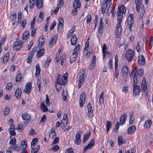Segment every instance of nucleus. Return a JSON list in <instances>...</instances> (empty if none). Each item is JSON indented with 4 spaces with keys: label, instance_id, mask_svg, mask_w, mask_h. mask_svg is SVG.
<instances>
[{
    "label": "nucleus",
    "instance_id": "1",
    "mask_svg": "<svg viewBox=\"0 0 153 153\" xmlns=\"http://www.w3.org/2000/svg\"><path fill=\"white\" fill-rule=\"evenodd\" d=\"M80 45L78 44L75 47L73 51V53L70 57V62L71 63L74 62L78 56V53L79 50Z\"/></svg>",
    "mask_w": 153,
    "mask_h": 153
},
{
    "label": "nucleus",
    "instance_id": "2",
    "mask_svg": "<svg viewBox=\"0 0 153 153\" xmlns=\"http://www.w3.org/2000/svg\"><path fill=\"white\" fill-rule=\"evenodd\" d=\"M127 117V115L126 114H122L120 116V124L118 122H117L116 127L114 129V131H115L117 132V131L120 126H122L125 123Z\"/></svg>",
    "mask_w": 153,
    "mask_h": 153
},
{
    "label": "nucleus",
    "instance_id": "3",
    "mask_svg": "<svg viewBox=\"0 0 153 153\" xmlns=\"http://www.w3.org/2000/svg\"><path fill=\"white\" fill-rule=\"evenodd\" d=\"M86 76L85 70H82L79 73V77L78 81V88H80L85 79Z\"/></svg>",
    "mask_w": 153,
    "mask_h": 153
},
{
    "label": "nucleus",
    "instance_id": "4",
    "mask_svg": "<svg viewBox=\"0 0 153 153\" xmlns=\"http://www.w3.org/2000/svg\"><path fill=\"white\" fill-rule=\"evenodd\" d=\"M134 52L131 50H128L126 52V57L128 62H131L134 58Z\"/></svg>",
    "mask_w": 153,
    "mask_h": 153
},
{
    "label": "nucleus",
    "instance_id": "5",
    "mask_svg": "<svg viewBox=\"0 0 153 153\" xmlns=\"http://www.w3.org/2000/svg\"><path fill=\"white\" fill-rule=\"evenodd\" d=\"M23 45V42L17 41L14 42L13 48L15 50H18L21 48Z\"/></svg>",
    "mask_w": 153,
    "mask_h": 153
},
{
    "label": "nucleus",
    "instance_id": "6",
    "mask_svg": "<svg viewBox=\"0 0 153 153\" xmlns=\"http://www.w3.org/2000/svg\"><path fill=\"white\" fill-rule=\"evenodd\" d=\"M85 93H82L80 96L79 106L81 107H82L85 103Z\"/></svg>",
    "mask_w": 153,
    "mask_h": 153
},
{
    "label": "nucleus",
    "instance_id": "7",
    "mask_svg": "<svg viewBox=\"0 0 153 153\" xmlns=\"http://www.w3.org/2000/svg\"><path fill=\"white\" fill-rule=\"evenodd\" d=\"M95 141L93 139H92L90 141V143L84 148L83 152H85L88 149H91L94 146Z\"/></svg>",
    "mask_w": 153,
    "mask_h": 153
},
{
    "label": "nucleus",
    "instance_id": "8",
    "mask_svg": "<svg viewBox=\"0 0 153 153\" xmlns=\"http://www.w3.org/2000/svg\"><path fill=\"white\" fill-rule=\"evenodd\" d=\"M32 85L31 83H28L26 84L25 88L23 91V92L27 94H29Z\"/></svg>",
    "mask_w": 153,
    "mask_h": 153
},
{
    "label": "nucleus",
    "instance_id": "9",
    "mask_svg": "<svg viewBox=\"0 0 153 153\" xmlns=\"http://www.w3.org/2000/svg\"><path fill=\"white\" fill-rule=\"evenodd\" d=\"M88 112L87 113V114L88 115L89 118H91L92 117V114L93 113V110L92 109V106L91 104L90 103H88Z\"/></svg>",
    "mask_w": 153,
    "mask_h": 153
},
{
    "label": "nucleus",
    "instance_id": "10",
    "mask_svg": "<svg viewBox=\"0 0 153 153\" xmlns=\"http://www.w3.org/2000/svg\"><path fill=\"white\" fill-rule=\"evenodd\" d=\"M121 32V27L120 24H117L116 29V33L117 37L118 38L120 36Z\"/></svg>",
    "mask_w": 153,
    "mask_h": 153
},
{
    "label": "nucleus",
    "instance_id": "11",
    "mask_svg": "<svg viewBox=\"0 0 153 153\" xmlns=\"http://www.w3.org/2000/svg\"><path fill=\"white\" fill-rule=\"evenodd\" d=\"M82 133V132L79 131L76 135V142L77 145H79L81 143V135Z\"/></svg>",
    "mask_w": 153,
    "mask_h": 153
},
{
    "label": "nucleus",
    "instance_id": "12",
    "mask_svg": "<svg viewBox=\"0 0 153 153\" xmlns=\"http://www.w3.org/2000/svg\"><path fill=\"white\" fill-rule=\"evenodd\" d=\"M133 94L135 96L139 95L140 92V88L138 85L134 86L133 90Z\"/></svg>",
    "mask_w": 153,
    "mask_h": 153
},
{
    "label": "nucleus",
    "instance_id": "13",
    "mask_svg": "<svg viewBox=\"0 0 153 153\" xmlns=\"http://www.w3.org/2000/svg\"><path fill=\"white\" fill-rule=\"evenodd\" d=\"M64 23L63 19L62 17H60L59 19V23L58 25V30H61L63 27Z\"/></svg>",
    "mask_w": 153,
    "mask_h": 153
},
{
    "label": "nucleus",
    "instance_id": "14",
    "mask_svg": "<svg viewBox=\"0 0 153 153\" xmlns=\"http://www.w3.org/2000/svg\"><path fill=\"white\" fill-rule=\"evenodd\" d=\"M68 74L67 73H65V74H63L62 76V84L64 85H65L67 84V82L68 81Z\"/></svg>",
    "mask_w": 153,
    "mask_h": 153
},
{
    "label": "nucleus",
    "instance_id": "15",
    "mask_svg": "<svg viewBox=\"0 0 153 153\" xmlns=\"http://www.w3.org/2000/svg\"><path fill=\"white\" fill-rule=\"evenodd\" d=\"M141 88L144 91H146L147 89V86L146 79L144 77L143 78L142 80Z\"/></svg>",
    "mask_w": 153,
    "mask_h": 153
},
{
    "label": "nucleus",
    "instance_id": "16",
    "mask_svg": "<svg viewBox=\"0 0 153 153\" xmlns=\"http://www.w3.org/2000/svg\"><path fill=\"white\" fill-rule=\"evenodd\" d=\"M43 1L44 0H36V5L38 8H40L42 7Z\"/></svg>",
    "mask_w": 153,
    "mask_h": 153
},
{
    "label": "nucleus",
    "instance_id": "17",
    "mask_svg": "<svg viewBox=\"0 0 153 153\" xmlns=\"http://www.w3.org/2000/svg\"><path fill=\"white\" fill-rule=\"evenodd\" d=\"M57 37L56 36H54L50 40L49 46L52 47L53 46L57 41Z\"/></svg>",
    "mask_w": 153,
    "mask_h": 153
},
{
    "label": "nucleus",
    "instance_id": "18",
    "mask_svg": "<svg viewBox=\"0 0 153 153\" xmlns=\"http://www.w3.org/2000/svg\"><path fill=\"white\" fill-rule=\"evenodd\" d=\"M152 124V121L151 120H148L145 121L144 125L145 128H150Z\"/></svg>",
    "mask_w": 153,
    "mask_h": 153
},
{
    "label": "nucleus",
    "instance_id": "19",
    "mask_svg": "<svg viewBox=\"0 0 153 153\" xmlns=\"http://www.w3.org/2000/svg\"><path fill=\"white\" fill-rule=\"evenodd\" d=\"M126 11V8L123 5H121L120 7H118V9L117 12L119 13H125Z\"/></svg>",
    "mask_w": 153,
    "mask_h": 153
},
{
    "label": "nucleus",
    "instance_id": "20",
    "mask_svg": "<svg viewBox=\"0 0 153 153\" xmlns=\"http://www.w3.org/2000/svg\"><path fill=\"white\" fill-rule=\"evenodd\" d=\"M136 128L134 126H131L128 129V133L129 134H133L136 131Z\"/></svg>",
    "mask_w": 153,
    "mask_h": 153
},
{
    "label": "nucleus",
    "instance_id": "21",
    "mask_svg": "<svg viewBox=\"0 0 153 153\" xmlns=\"http://www.w3.org/2000/svg\"><path fill=\"white\" fill-rule=\"evenodd\" d=\"M145 59L143 55H140L139 57L138 62L139 64L143 65L145 63Z\"/></svg>",
    "mask_w": 153,
    "mask_h": 153
},
{
    "label": "nucleus",
    "instance_id": "22",
    "mask_svg": "<svg viewBox=\"0 0 153 153\" xmlns=\"http://www.w3.org/2000/svg\"><path fill=\"white\" fill-rule=\"evenodd\" d=\"M21 88H18L16 89L15 93V96L16 97L18 98H20L21 97Z\"/></svg>",
    "mask_w": 153,
    "mask_h": 153
},
{
    "label": "nucleus",
    "instance_id": "23",
    "mask_svg": "<svg viewBox=\"0 0 153 153\" xmlns=\"http://www.w3.org/2000/svg\"><path fill=\"white\" fill-rule=\"evenodd\" d=\"M31 117V115L27 113H25L22 114V118L25 120H28L30 119Z\"/></svg>",
    "mask_w": 153,
    "mask_h": 153
},
{
    "label": "nucleus",
    "instance_id": "24",
    "mask_svg": "<svg viewBox=\"0 0 153 153\" xmlns=\"http://www.w3.org/2000/svg\"><path fill=\"white\" fill-rule=\"evenodd\" d=\"M77 38L75 34H74L71 38V44L72 45H75L76 44L77 40Z\"/></svg>",
    "mask_w": 153,
    "mask_h": 153
},
{
    "label": "nucleus",
    "instance_id": "25",
    "mask_svg": "<svg viewBox=\"0 0 153 153\" xmlns=\"http://www.w3.org/2000/svg\"><path fill=\"white\" fill-rule=\"evenodd\" d=\"M29 35V32L28 30H26L22 34V40L24 42L25 41L27 40Z\"/></svg>",
    "mask_w": 153,
    "mask_h": 153
},
{
    "label": "nucleus",
    "instance_id": "26",
    "mask_svg": "<svg viewBox=\"0 0 153 153\" xmlns=\"http://www.w3.org/2000/svg\"><path fill=\"white\" fill-rule=\"evenodd\" d=\"M73 7L74 8H78L81 6L80 1L78 0H75L73 3Z\"/></svg>",
    "mask_w": 153,
    "mask_h": 153
},
{
    "label": "nucleus",
    "instance_id": "27",
    "mask_svg": "<svg viewBox=\"0 0 153 153\" xmlns=\"http://www.w3.org/2000/svg\"><path fill=\"white\" fill-rule=\"evenodd\" d=\"M15 126L13 125H11L9 128V132L11 135H14L16 134V133L14 130Z\"/></svg>",
    "mask_w": 153,
    "mask_h": 153
},
{
    "label": "nucleus",
    "instance_id": "28",
    "mask_svg": "<svg viewBox=\"0 0 153 153\" xmlns=\"http://www.w3.org/2000/svg\"><path fill=\"white\" fill-rule=\"evenodd\" d=\"M128 68L127 66H123L122 70L123 75L124 76L127 75L128 72Z\"/></svg>",
    "mask_w": 153,
    "mask_h": 153
},
{
    "label": "nucleus",
    "instance_id": "29",
    "mask_svg": "<svg viewBox=\"0 0 153 153\" xmlns=\"http://www.w3.org/2000/svg\"><path fill=\"white\" fill-rule=\"evenodd\" d=\"M134 22V16L132 14H129L128 17V23L133 24Z\"/></svg>",
    "mask_w": 153,
    "mask_h": 153
},
{
    "label": "nucleus",
    "instance_id": "30",
    "mask_svg": "<svg viewBox=\"0 0 153 153\" xmlns=\"http://www.w3.org/2000/svg\"><path fill=\"white\" fill-rule=\"evenodd\" d=\"M61 51L60 49L59 50L56 55V61L58 62L61 59Z\"/></svg>",
    "mask_w": 153,
    "mask_h": 153
},
{
    "label": "nucleus",
    "instance_id": "31",
    "mask_svg": "<svg viewBox=\"0 0 153 153\" xmlns=\"http://www.w3.org/2000/svg\"><path fill=\"white\" fill-rule=\"evenodd\" d=\"M91 134L90 132H88L85 135H84L83 142L84 143H85L86 140L89 138V136Z\"/></svg>",
    "mask_w": 153,
    "mask_h": 153
},
{
    "label": "nucleus",
    "instance_id": "32",
    "mask_svg": "<svg viewBox=\"0 0 153 153\" xmlns=\"http://www.w3.org/2000/svg\"><path fill=\"white\" fill-rule=\"evenodd\" d=\"M11 148H12L13 150L15 151L19 152L20 151V149L19 146L16 144L11 145Z\"/></svg>",
    "mask_w": 153,
    "mask_h": 153
},
{
    "label": "nucleus",
    "instance_id": "33",
    "mask_svg": "<svg viewBox=\"0 0 153 153\" xmlns=\"http://www.w3.org/2000/svg\"><path fill=\"white\" fill-rule=\"evenodd\" d=\"M117 19L118 23L117 24H120V23L123 18V15L122 13H119L117 12Z\"/></svg>",
    "mask_w": 153,
    "mask_h": 153
},
{
    "label": "nucleus",
    "instance_id": "34",
    "mask_svg": "<svg viewBox=\"0 0 153 153\" xmlns=\"http://www.w3.org/2000/svg\"><path fill=\"white\" fill-rule=\"evenodd\" d=\"M41 109L44 112H46L48 111V108L45 105L43 102H42L40 105Z\"/></svg>",
    "mask_w": 153,
    "mask_h": 153
},
{
    "label": "nucleus",
    "instance_id": "35",
    "mask_svg": "<svg viewBox=\"0 0 153 153\" xmlns=\"http://www.w3.org/2000/svg\"><path fill=\"white\" fill-rule=\"evenodd\" d=\"M36 69L35 76H37L39 75L40 72V68L39 63L37 64L36 67Z\"/></svg>",
    "mask_w": 153,
    "mask_h": 153
},
{
    "label": "nucleus",
    "instance_id": "36",
    "mask_svg": "<svg viewBox=\"0 0 153 153\" xmlns=\"http://www.w3.org/2000/svg\"><path fill=\"white\" fill-rule=\"evenodd\" d=\"M118 145L120 146L124 143V140L122 137L118 136Z\"/></svg>",
    "mask_w": 153,
    "mask_h": 153
},
{
    "label": "nucleus",
    "instance_id": "37",
    "mask_svg": "<svg viewBox=\"0 0 153 153\" xmlns=\"http://www.w3.org/2000/svg\"><path fill=\"white\" fill-rule=\"evenodd\" d=\"M44 52L45 51L44 49H42L38 51L37 53V57L38 58L42 56Z\"/></svg>",
    "mask_w": 153,
    "mask_h": 153
},
{
    "label": "nucleus",
    "instance_id": "38",
    "mask_svg": "<svg viewBox=\"0 0 153 153\" xmlns=\"http://www.w3.org/2000/svg\"><path fill=\"white\" fill-rule=\"evenodd\" d=\"M56 135V134L55 133V129L54 128H52L49 134L50 137L52 139Z\"/></svg>",
    "mask_w": 153,
    "mask_h": 153
},
{
    "label": "nucleus",
    "instance_id": "39",
    "mask_svg": "<svg viewBox=\"0 0 153 153\" xmlns=\"http://www.w3.org/2000/svg\"><path fill=\"white\" fill-rule=\"evenodd\" d=\"M104 92H102L99 97V103L100 105H101L104 102Z\"/></svg>",
    "mask_w": 153,
    "mask_h": 153
},
{
    "label": "nucleus",
    "instance_id": "40",
    "mask_svg": "<svg viewBox=\"0 0 153 153\" xmlns=\"http://www.w3.org/2000/svg\"><path fill=\"white\" fill-rule=\"evenodd\" d=\"M111 122L108 121L106 122V130L107 132V133L108 131L109 130L110 128H111Z\"/></svg>",
    "mask_w": 153,
    "mask_h": 153
},
{
    "label": "nucleus",
    "instance_id": "41",
    "mask_svg": "<svg viewBox=\"0 0 153 153\" xmlns=\"http://www.w3.org/2000/svg\"><path fill=\"white\" fill-rule=\"evenodd\" d=\"M9 57V53H7L5 54L4 56L3 59V61L4 63L7 62L8 61Z\"/></svg>",
    "mask_w": 153,
    "mask_h": 153
},
{
    "label": "nucleus",
    "instance_id": "42",
    "mask_svg": "<svg viewBox=\"0 0 153 153\" xmlns=\"http://www.w3.org/2000/svg\"><path fill=\"white\" fill-rule=\"evenodd\" d=\"M27 147V143L25 141H22L21 143V148L22 149H26Z\"/></svg>",
    "mask_w": 153,
    "mask_h": 153
},
{
    "label": "nucleus",
    "instance_id": "43",
    "mask_svg": "<svg viewBox=\"0 0 153 153\" xmlns=\"http://www.w3.org/2000/svg\"><path fill=\"white\" fill-rule=\"evenodd\" d=\"M130 118L129 123L130 124H133L134 120V117L133 115V114L132 113L129 114Z\"/></svg>",
    "mask_w": 153,
    "mask_h": 153
},
{
    "label": "nucleus",
    "instance_id": "44",
    "mask_svg": "<svg viewBox=\"0 0 153 153\" xmlns=\"http://www.w3.org/2000/svg\"><path fill=\"white\" fill-rule=\"evenodd\" d=\"M137 78L136 76V73L135 72L133 78V86H135L137 85Z\"/></svg>",
    "mask_w": 153,
    "mask_h": 153
},
{
    "label": "nucleus",
    "instance_id": "45",
    "mask_svg": "<svg viewBox=\"0 0 153 153\" xmlns=\"http://www.w3.org/2000/svg\"><path fill=\"white\" fill-rule=\"evenodd\" d=\"M107 7V5L105 4L104 3L102 4V13L104 14L106 10Z\"/></svg>",
    "mask_w": 153,
    "mask_h": 153
},
{
    "label": "nucleus",
    "instance_id": "46",
    "mask_svg": "<svg viewBox=\"0 0 153 153\" xmlns=\"http://www.w3.org/2000/svg\"><path fill=\"white\" fill-rule=\"evenodd\" d=\"M51 61V59L50 58H47V60L46 61V62H45V63L44 64V67L45 68H46L48 67L49 64L50 63V62Z\"/></svg>",
    "mask_w": 153,
    "mask_h": 153
},
{
    "label": "nucleus",
    "instance_id": "47",
    "mask_svg": "<svg viewBox=\"0 0 153 153\" xmlns=\"http://www.w3.org/2000/svg\"><path fill=\"white\" fill-rule=\"evenodd\" d=\"M9 144L11 145H14L16 144V140L15 137H12L9 142Z\"/></svg>",
    "mask_w": 153,
    "mask_h": 153
},
{
    "label": "nucleus",
    "instance_id": "48",
    "mask_svg": "<svg viewBox=\"0 0 153 153\" xmlns=\"http://www.w3.org/2000/svg\"><path fill=\"white\" fill-rule=\"evenodd\" d=\"M143 74V71L142 68H140L138 71L136 73V75H138L140 76H142Z\"/></svg>",
    "mask_w": 153,
    "mask_h": 153
},
{
    "label": "nucleus",
    "instance_id": "49",
    "mask_svg": "<svg viewBox=\"0 0 153 153\" xmlns=\"http://www.w3.org/2000/svg\"><path fill=\"white\" fill-rule=\"evenodd\" d=\"M40 149V146L39 145L37 146L36 148H34L32 149L31 152L32 153H37L39 150Z\"/></svg>",
    "mask_w": 153,
    "mask_h": 153
},
{
    "label": "nucleus",
    "instance_id": "50",
    "mask_svg": "<svg viewBox=\"0 0 153 153\" xmlns=\"http://www.w3.org/2000/svg\"><path fill=\"white\" fill-rule=\"evenodd\" d=\"M22 75L21 74H18L16 78V82H20L22 79Z\"/></svg>",
    "mask_w": 153,
    "mask_h": 153
},
{
    "label": "nucleus",
    "instance_id": "51",
    "mask_svg": "<svg viewBox=\"0 0 153 153\" xmlns=\"http://www.w3.org/2000/svg\"><path fill=\"white\" fill-rule=\"evenodd\" d=\"M33 56L32 54H30L28 56L27 60V63H30L32 61Z\"/></svg>",
    "mask_w": 153,
    "mask_h": 153
},
{
    "label": "nucleus",
    "instance_id": "52",
    "mask_svg": "<svg viewBox=\"0 0 153 153\" xmlns=\"http://www.w3.org/2000/svg\"><path fill=\"white\" fill-rule=\"evenodd\" d=\"M38 141V139L37 138H34L32 141L31 143V147L34 146L35 144L37 143Z\"/></svg>",
    "mask_w": 153,
    "mask_h": 153
},
{
    "label": "nucleus",
    "instance_id": "53",
    "mask_svg": "<svg viewBox=\"0 0 153 153\" xmlns=\"http://www.w3.org/2000/svg\"><path fill=\"white\" fill-rule=\"evenodd\" d=\"M31 36L32 37H33L35 35L36 29L33 27V26L31 27Z\"/></svg>",
    "mask_w": 153,
    "mask_h": 153
},
{
    "label": "nucleus",
    "instance_id": "54",
    "mask_svg": "<svg viewBox=\"0 0 153 153\" xmlns=\"http://www.w3.org/2000/svg\"><path fill=\"white\" fill-rule=\"evenodd\" d=\"M34 4H35L34 0H30L29 7H30V8L32 9L33 8V7L34 5Z\"/></svg>",
    "mask_w": 153,
    "mask_h": 153
},
{
    "label": "nucleus",
    "instance_id": "55",
    "mask_svg": "<svg viewBox=\"0 0 153 153\" xmlns=\"http://www.w3.org/2000/svg\"><path fill=\"white\" fill-rule=\"evenodd\" d=\"M10 112V109L8 107H6L4 111V115H6L8 114Z\"/></svg>",
    "mask_w": 153,
    "mask_h": 153
},
{
    "label": "nucleus",
    "instance_id": "56",
    "mask_svg": "<svg viewBox=\"0 0 153 153\" xmlns=\"http://www.w3.org/2000/svg\"><path fill=\"white\" fill-rule=\"evenodd\" d=\"M61 84H56V89L58 91H59L61 90Z\"/></svg>",
    "mask_w": 153,
    "mask_h": 153
},
{
    "label": "nucleus",
    "instance_id": "57",
    "mask_svg": "<svg viewBox=\"0 0 153 153\" xmlns=\"http://www.w3.org/2000/svg\"><path fill=\"white\" fill-rule=\"evenodd\" d=\"M91 21V16L90 14H88L87 16L86 22L87 23H89Z\"/></svg>",
    "mask_w": 153,
    "mask_h": 153
},
{
    "label": "nucleus",
    "instance_id": "58",
    "mask_svg": "<svg viewBox=\"0 0 153 153\" xmlns=\"http://www.w3.org/2000/svg\"><path fill=\"white\" fill-rule=\"evenodd\" d=\"M12 84L11 83H8L6 86V88L8 90H11L12 88Z\"/></svg>",
    "mask_w": 153,
    "mask_h": 153
},
{
    "label": "nucleus",
    "instance_id": "59",
    "mask_svg": "<svg viewBox=\"0 0 153 153\" xmlns=\"http://www.w3.org/2000/svg\"><path fill=\"white\" fill-rule=\"evenodd\" d=\"M60 78L61 76L59 74L57 76L56 84H61V81Z\"/></svg>",
    "mask_w": 153,
    "mask_h": 153
},
{
    "label": "nucleus",
    "instance_id": "60",
    "mask_svg": "<svg viewBox=\"0 0 153 153\" xmlns=\"http://www.w3.org/2000/svg\"><path fill=\"white\" fill-rule=\"evenodd\" d=\"M67 94L66 92H65V91H63L62 93V96L63 97V98L65 101H66L67 100Z\"/></svg>",
    "mask_w": 153,
    "mask_h": 153
},
{
    "label": "nucleus",
    "instance_id": "61",
    "mask_svg": "<svg viewBox=\"0 0 153 153\" xmlns=\"http://www.w3.org/2000/svg\"><path fill=\"white\" fill-rule=\"evenodd\" d=\"M37 83L39 89V91H40L42 85L41 82L39 80V79H38L37 80Z\"/></svg>",
    "mask_w": 153,
    "mask_h": 153
},
{
    "label": "nucleus",
    "instance_id": "62",
    "mask_svg": "<svg viewBox=\"0 0 153 153\" xmlns=\"http://www.w3.org/2000/svg\"><path fill=\"white\" fill-rule=\"evenodd\" d=\"M59 147L57 145H56L52 148L51 150L54 152L57 151L59 149Z\"/></svg>",
    "mask_w": 153,
    "mask_h": 153
},
{
    "label": "nucleus",
    "instance_id": "63",
    "mask_svg": "<svg viewBox=\"0 0 153 153\" xmlns=\"http://www.w3.org/2000/svg\"><path fill=\"white\" fill-rule=\"evenodd\" d=\"M103 55V57L104 58L105 57L106 55H108V56H109L110 55V53L108 51H104V52H102Z\"/></svg>",
    "mask_w": 153,
    "mask_h": 153
},
{
    "label": "nucleus",
    "instance_id": "64",
    "mask_svg": "<svg viewBox=\"0 0 153 153\" xmlns=\"http://www.w3.org/2000/svg\"><path fill=\"white\" fill-rule=\"evenodd\" d=\"M65 153H74L72 149L71 148H70L69 149H67L66 150Z\"/></svg>",
    "mask_w": 153,
    "mask_h": 153
}]
</instances>
